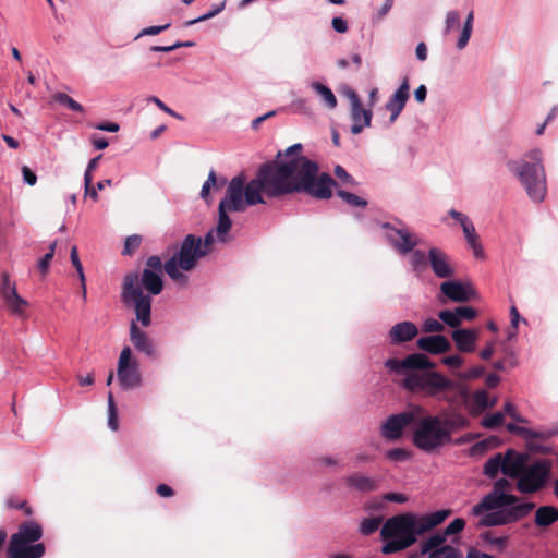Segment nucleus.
I'll return each instance as SVG.
<instances>
[{"instance_id":"obj_52","label":"nucleus","mask_w":558,"mask_h":558,"mask_svg":"<svg viewBox=\"0 0 558 558\" xmlns=\"http://www.w3.org/2000/svg\"><path fill=\"white\" fill-rule=\"evenodd\" d=\"M335 174L345 185L354 186L356 184L354 178L340 165L335 167Z\"/></svg>"},{"instance_id":"obj_20","label":"nucleus","mask_w":558,"mask_h":558,"mask_svg":"<svg viewBox=\"0 0 558 558\" xmlns=\"http://www.w3.org/2000/svg\"><path fill=\"white\" fill-rule=\"evenodd\" d=\"M43 536L41 526L35 521H27L20 525L19 531L11 536L10 543L33 545Z\"/></svg>"},{"instance_id":"obj_47","label":"nucleus","mask_w":558,"mask_h":558,"mask_svg":"<svg viewBox=\"0 0 558 558\" xmlns=\"http://www.w3.org/2000/svg\"><path fill=\"white\" fill-rule=\"evenodd\" d=\"M1 295L5 300L8 298L14 296L17 291L14 283L10 282L9 275L2 274V282H1Z\"/></svg>"},{"instance_id":"obj_14","label":"nucleus","mask_w":558,"mask_h":558,"mask_svg":"<svg viewBox=\"0 0 558 558\" xmlns=\"http://www.w3.org/2000/svg\"><path fill=\"white\" fill-rule=\"evenodd\" d=\"M117 376L122 389L131 390L142 385V375L138 362L132 357L130 347H124L120 353Z\"/></svg>"},{"instance_id":"obj_37","label":"nucleus","mask_w":558,"mask_h":558,"mask_svg":"<svg viewBox=\"0 0 558 558\" xmlns=\"http://www.w3.org/2000/svg\"><path fill=\"white\" fill-rule=\"evenodd\" d=\"M337 195L351 207L364 208L367 205L366 199L362 198L361 196H359L354 193H351V192H348L344 190H338Z\"/></svg>"},{"instance_id":"obj_63","label":"nucleus","mask_w":558,"mask_h":558,"mask_svg":"<svg viewBox=\"0 0 558 558\" xmlns=\"http://www.w3.org/2000/svg\"><path fill=\"white\" fill-rule=\"evenodd\" d=\"M441 362L450 368H458L463 364V359L458 354H453L442 357Z\"/></svg>"},{"instance_id":"obj_31","label":"nucleus","mask_w":558,"mask_h":558,"mask_svg":"<svg viewBox=\"0 0 558 558\" xmlns=\"http://www.w3.org/2000/svg\"><path fill=\"white\" fill-rule=\"evenodd\" d=\"M502 462L501 452L494 454L484 463L483 474L492 480L496 478L500 472L504 474Z\"/></svg>"},{"instance_id":"obj_24","label":"nucleus","mask_w":558,"mask_h":558,"mask_svg":"<svg viewBox=\"0 0 558 558\" xmlns=\"http://www.w3.org/2000/svg\"><path fill=\"white\" fill-rule=\"evenodd\" d=\"M417 347L430 354H441L450 350L449 340L441 335L421 337L417 340Z\"/></svg>"},{"instance_id":"obj_15","label":"nucleus","mask_w":558,"mask_h":558,"mask_svg":"<svg viewBox=\"0 0 558 558\" xmlns=\"http://www.w3.org/2000/svg\"><path fill=\"white\" fill-rule=\"evenodd\" d=\"M347 97L350 101V118L352 120L350 131L356 135L371 125L373 111L371 108H363L359 95L353 89L347 92Z\"/></svg>"},{"instance_id":"obj_45","label":"nucleus","mask_w":558,"mask_h":558,"mask_svg":"<svg viewBox=\"0 0 558 558\" xmlns=\"http://www.w3.org/2000/svg\"><path fill=\"white\" fill-rule=\"evenodd\" d=\"M229 236H228V232L226 233V240L225 241H221L219 239V235H218V232H217V227L215 229H211L209 230L204 239H202V246L203 248L205 250H208V252L210 251V246L214 244L215 241H218L220 243H226L228 241Z\"/></svg>"},{"instance_id":"obj_60","label":"nucleus","mask_w":558,"mask_h":558,"mask_svg":"<svg viewBox=\"0 0 558 558\" xmlns=\"http://www.w3.org/2000/svg\"><path fill=\"white\" fill-rule=\"evenodd\" d=\"M100 158H101V155L89 160L87 168L85 170V173H84V184L85 185L92 184V181H93L92 172L96 169Z\"/></svg>"},{"instance_id":"obj_42","label":"nucleus","mask_w":558,"mask_h":558,"mask_svg":"<svg viewBox=\"0 0 558 558\" xmlns=\"http://www.w3.org/2000/svg\"><path fill=\"white\" fill-rule=\"evenodd\" d=\"M108 426L112 430H117L119 426L117 407L111 392L108 395Z\"/></svg>"},{"instance_id":"obj_62","label":"nucleus","mask_w":558,"mask_h":558,"mask_svg":"<svg viewBox=\"0 0 558 558\" xmlns=\"http://www.w3.org/2000/svg\"><path fill=\"white\" fill-rule=\"evenodd\" d=\"M462 231L468 243L474 242L475 240L478 239L475 227L472 221L466 222V225L462 227Z\"/></svg>"},{"instance_id":"obj_26","label":"nucleus","mask_w":558,"mask_h":558,"mask_svg":"<svg viewBox=\"0 0 558 558\" xmlns=\"http://www.w3.org/2000/svg\"><path fill=\"white\" fill-rule=\"evenodd\" d=\"M345 484L361 493L374 492L379 487V481L361 473H353L345 477Z\"/></svg>"},{"instance_id":"obj_40","label":"nucleus","mask_w":558,"mask_h":558,"mask_svg":"<svg viewBox=\"0 0 558 558\" xmlns=\"http://www.w3.org/2000/svg\"><path fill=\"white\" fill-rule=\"evenodd\" d=\"M226 2L227 1L223 0L220 3L214 4L211 7V9L207 13H205V14L196 17V19H193V20H190V21L185 22V25L186 26H191V25H194V24L203 22V21H207V20L218 15L221 11H223V9L226 7Z\"/></svg>"},{"instance_id":"obj_39","label":"nucleus","mask_w":558,"mask_h":558,"mask_svg":"<svg viewBox=\"0 0 558 558\" xmlns=\"http://www.w3.org/2000/svg\"><path fill=\"white\" fill-rule=\"evenodd\" d=\"M291 111L294 113L312 117L314 114L313 108L306 98H296L290 105Z\"/></svg>"},{"instance_id":"obj_4","label":"nucleus","mask_w":558,"mask_h":558,"mask_svg":"<svg viewBox=\"0 0 558 558\" xmlns=\"http://www.w3.org/2000/svg\"><path fill=\"white\" fill-rule=\"evenodd\" d=\"M163 265L161 257L157 255L149 256L146 259V267L142 272L141 282L149 294H144L141 286L138 284V275L129 274L124 277L121 298L125 304H131L134 307L136 320L143 327H148L151 324V296L158 295L163 289V281L161 278Z\"/></svg>"},{"instance_id":"obj_19","label":"nucleus","mask_w":558,"mask_h":558,"mask_svg":"<svg viewBox=\"0 0 558 558\" xmlns=\"http://www.w3.org/2000/svg\"><path fill=\"white\" fill-rule=\"evenodd\" d=\"M501 457L504 460V475L512 480H515L520 475L529 458L526 453L519 452L514 449H507L501 453Z\"/></svg>"},{"instance_id":"obj_33","label":"nucleus","mask_w":558,"mask_h":558,"mask_svg":"<svg viewBox=\"0 0 558 558\" xmlns=\"http://www.w3.org/2000/svg\"><path fill=\"white\" fill-rule=\"evenodd\" d=\"M229 183L225 177L220 178L218 181L216 171L211 169L208 173L207 180L204 182L201 190V197L205 201H208L211 187H219Z\"/></svg>"},{"instance_id":"obj_49","label":"nucleus","mask_w":558,"mask_h":558,"mask_svg":"<svg viewBox=\"0 0 558 558\" xmlns=\"http://www.w3.org/2000/svg\"><path fill=\"white\" fill-rule=\"evenodd\" d=\"M465 526V521L462 518H456L442 531L448 536L460 533Z\"/></svg>"},{"instance_id":"obj_43","label":"nucleus","mask_w":558,"mask_h":558,"mask_svg":"<svg viewBox=\"0 0 558 558\" xmlns=\"http://www.w3.org/2000/svg\"><path fill=\"white\" fill-rule=\"evenodd\" d=\"M438 317L442 322V325L446 324L451 328L460 326V320L456 314V310H442L438 313Z\"/></svg>"},{"instance_id":"obj_53","label":"nucleus","mask_w":558,"mask_h":558,"mask_svg":"<svg viewBox=\"0 0 558 558\" xmlns=\"http://www.w3.org/2000/svg\"><path fill=\"white\" fill-rule=\"evenodd\" d=\"M169 27H170V23H167L165 25H156V26L145 27L135 36V39H138V38H141L143 36L158 35L161 32L168 29Z\"/></svg>"},{"instance_id":"obj_10","label":"nucleus","mask_w":558,"mask_h":558,"mask_svg":"<svg viewBox=\"0 0 558 558\" xmlns=\"http://www.w3.org/2000/svg\"><path fill=\"white\" fill-rule=\"evenodd\" d=\"M535 508L534 502L502 505L499 509L485 511L476 523V527L502 526L526 518Z\"/></svg>"},{"instance_id":"obj_29","label":"nucleus","mask_w":558,"mask_h":558,"mask_svg":"<svg viewBox=\"0 0 558 558\" xmlns=\"http://www.w3.org/2000/svg\"><path fill=\"white\" fill-rule=\"evenodd\" d=\"M558 520V509L553 506H542L535 512V524L547 527Z\"/></svg>"},{"instance_id":"obj_46","label":"nucleus","mask_w":558,"mask_h":558,"mask_svg":"<svg viewBox=\"0 0 558 558\" xmlns=\"http://www.w3.org/2000/svg\"><path fill=\"white\" fill-rule=\"evenodd\" d=\"M142 238L140 235H130L124 241L123 255H132L141 245Z\"/></svg>"},{"instance_id":"obj_48","label":"nucleus","mask_w":558,"mask_h":558,"mask_svg":"<svg viewBox=\"0 0 558 558\" xmlns=\"http://www.w3.org/2000/svg\"><path fill=\"white\" fill-rule=\"evenodd\" d=\"M454 310L460 320V325L462 324L463 320H473L477 315L476 310L470 306H458Z\"/></svg>"},{"instance_id":"obj_36","label":"nucleus","mask_w":558,"mask_h":558,"mask_svg":"<svg viewBox=\"0 0 558 558\" xmlns=\"http://www.w3.org/2000/svg\"><path fill=\"white\" fill-rule=\"evenodd\" d=\"M428 558H462V553L459 548L444 545L440 548L432 551Z\"/></svg>"},{"instance_id":"obj_25","label":"nucleus","mask_w":558,"mask_h":558,"mask_svg":"<svg viewBox=\"0 0 558 558\" xmlns=\"http://www.w3.org/2000/svg\"><path fill=\"white\" fill-rule=\"evenodd\" d=\"M45 554V546L41 543L33 545H20L10 543L8 548L9 558H41Z\"/></svg>"},{"instance_id":"obj_44","label":"nucleus","mask_w":558,"mask_h":558,"mask_svg":"<svg viewBox=\"0 0 558 558\" xmlns=\"http://www.w3.org/2000/svg\"><path fill=\"white\" fill-rule=\"evenodd\" d=\"M504 422V413L502 412H495L482 421V426L487 429H494L500 426Z\"/></svg>"},{"instance_id":"obj_11","label":"nucleus","mask_w":558,"mask_h":558,"mask_svg":"<svg viewBox=\"0 0 558 558\" xmlns=\"http://www.w3.org/2000/svg\"><path fill=\"white\" fill-rule=\"evenodd\" d=\"M380 229L385 241L401 256L408 255L420 244L418 234L411 231L401 220L397 219L396 223L383 222Z\"/></svg>"},{"instance_id":"obj_8","label":"nucleus","mask_w":558,"mask_h":558,"mask_svg":"<svg viewBox=\"0 0 558 558\" xmlns=\"http://www.w3.org/2000/svg\"><path fill=\"white\" fill-rule=\"evenodd\" d=\"M317 162L301 156L300 171L298 172V192H304L318 199H329L336 181L328 174L318 175Z\"/></svg>"},{"instance_id":"obj_6","label":"nucleus","mask_w":558,"mask_h":558,"mask_svg":"<svg viewBox=\"0 0 558 558\" xmlns=\"http://www.w3.org/2000/svg\"><path fill=\"white\" fill-rule=\"evenodd\" d=\"M507 169L520 181L527 196L534 203H542L547 193L543 153L539 148L527 151L522 159H511Z\"/></svg>"},{"instance_id":"obj_13","label":"nucleus","mask_w":558,"mask_h":558,"mask_svg":"<svg viewBox=\"0 0 558 558\" xmlns=\"http://www.w3.org/2000/svg\"><path fill=\"white\" fill-rule=\"evenodd\" d=\"M425 413L421 405H412L405 411L392 414L381 423L380 434L387 440H398L401 438L403 430L408 426H412L415 418Z\"/></svg>"},{"instance_id":"obj_56","label":"nucleus","mask_w":558,"mask_h":558,"mask_svg":"<svg viewBox=\"0 0 558 558\" xmlns=\"http://www.w3.org/2000/svg\"><path fill=\"white\" fill-rule=\"evenodd\" d=\"M422 329L424 332H441L444 330V325L442 322L440 323L435 318H427L423 323Z\"/></svg>"},{"instance_id":"obj_41","label":"nucleus","mask_w":558,"mask_h":558,"mask_svg":"<svg viewBox=\"0 0 558 558\" xmlns=\"http://www.w3.org/2000/svg\"><path fill=\"white\" fill-rule=\"evenodd\" d=\"M12 313L22 315L27 306V301L16 293L14 296L4 300Z\"/></svg>"},{"instance_id":"obj_27","label":"nucleus","mask_w":558,"mask_h":558,"mask_svg":"<svg viewBox=\"0 0 558 558\" xmlns=\"http://www.w3.org/2000/svg\"><path fill=\"white\" fill-rule=\"evenodd\" d=\"M497 403L496 398H490L485 390H476L471 396L469 410L473 415L480 414L487 409L495 407Z\"/></svg>"},{"instance_id":"obj_58","label":"nucleus","mask_w":558,"mask_h":558,"mask_svg":"<svg viewBox=\"0 0 558 558\" xmlns=\"http://www.w3.org/2000/svg\"><path fill=\"white\" fill-rule=\"evenodd\" d=\"M472 31H473L472 28H469V25L462 27L459 38H458V41H457V48L459 50H463L468 46V43L472 35Z\"/></svg>"},{"instance_id":"obj_50","label":"nucleus","mask_w":558,"mask_h":558,"mask_svg":"<svg viewBox=\"0 0 558 558\" xmlns=\"http://www.w3.org/2000/svg\"><path fill=\"white\" fill-rule=\"evenodd\" d=\"M481 538L487 543H489L490 545L493 546H496L500 549L505 548L507 542H508V537L507 536H499V537H495L492 535L490 532H484L481 534Z\"/></svg>"},{"instance_id":"obj_57","label":"nucleus","mask_w":558,"mask_h":558,"mask_svg":"<svg viewBox=\"0 0 558 558\" xmlns=\"http://www.w3.org/2000/svg\"><path fill=\"white\" fill-rule=\"evenodd\" d=\"M485 372V368L483 366H474L470 369L459 374V377L463 380H472L480 378Z\"/></svg>"},{"instance_id":"obj_51","label":"nucleus","mask_w":558,"mask_h":558,"mask_svg":"<svg viewBox=\"0 0 558 558\" xmlns=\"http://www.w3.org/2000/svg\"><path fill=\"white\" fill-rule=\"evenodd\" d=\"M520 320H522L523 323L526 324V319L524 318H521L520 316V313L517 308V306H511L510 308V323H511V327L513 329V331L509 332V339H511L512 337H514L517 335V330H518V326H519V323Z\"/></svg>"},{"instance_id":"obj_9","label":"nucleus","mask_w":558,"mask_h":558,"mask_svg":"<svg viewBox=\"0 0 558 558\" xmlns=\"http://www.w3.org/2000/svg\"><path fill=\"white\" fill-rule=\"evenodd\" d=\"M551 462L548 459H537L526 463L515 478V489L523 495L541 492L550 475Z\"/></svg>"},{"instance_id":"obj_23","label":"nucleus","mask_w":558,"mask_h":558,"mask_svg":"<svg viewBox=\"0 0 558 558\" xmlns=\"http://www.w3.org/2000/svg\"><path fill=\"white\" fill-rule=\"evenodd\" d=\"M417 333V326L412 322L405 320L391 327L389 331V338L392 344H400L411 341Z\"/></svg>"},{"instance_id":"obj_54","label":"nucleus","mask_w":558,"mask_h":558,"mask_svg":"<svg viewBox=\"0 0 558 558\" xmlns=\"http://www.w3.org/2000/svg\"><path fill=\"white\" fill-rule=\"evenodd\" d=\"M460 22V15L457 11H449L445 21V34H449Z\"/></svg>"},{"instance_id":"obj_35","label":"nucleus","mask_w":558,"mask_h":558,"mask_svg":"<svg viewBox=\"0 0 558 558\" xmlns=\"http://www.w3.org/2000/svg\"><path fill=\"white\" fill-rule=\"evenodd\" d=\"M383 517L380 515L365 518L360 523L359 532L365 536L372 535L379 529Z\"/></svg>"},{"instance_id":"obj_16","label":"nucleus","mask_w":558,"mask_h":558,"mask_svg":"<svg viewBox=\"0 0 558 558\" xmlns=\"http://www.w3.org/2000/svg\"><path fill=\"white\" fill-rule=\"evenodd\" d=\"M440 293L456 303H464L473 300L476 292L472 284L459 280H446L440 283Z\"/></svg>"},{"instance_id":"obj_22","label":"nucleus","mask_w":558,"mask_h":558,"mask_svg":"<svg viewBox=\"0 0 558 558\" xmlns=\"http://www.w3.org/2000/svg\"><path fill=\"white\" fill-rule=\"evenodd\" d=\"M452 340L459 352L471 353L476 349L478 331L476 329H456L451 333Z\"/></svg>"},{"instance_id":"obj_30","label":"nucleus","mask_w":558,"mask_h":558,"mask_svg":"<svg viewBox=\"0 0 558 558\" xmlns=\"http://www.w3.org/2000/svg\"><path fill=\"white\" fill-rule=\"evenodd\" d=\"M507 429L510 432V433H514V434H518V435H522L526 438H541V439H547V438H550L555 435V430L553 429H547V430H533V429H530V428H526V427H521V426H518L517 424L514 423H508L507 424Z\"/></svg>"},{"instance_id":"obj_34","label":"nucleus","mask_w":558,"mask_h":558,"mask_svg":"<svg viewBox=\"0 0 558 558\" xmlns=\"http://www.w3.org/2000/svg\"><path fill=\"white\" fill-rule=\"evenodd\" d=\"M409 264L413 272L420 274L428 263L427 255L422 250L413 248L409 252Z\"/></svg>"},{"instance_id":"obj_38","label":"nucleus","mask_w":558,"mask_h":558,"mask_svg":"<svg viewBox=\"0 0 558 558\" xmlns=\"http://www.w3.org/2000/svg\"><path fill=\"white\" fill-rule=\"evenodd\" d=\"M53 99L57 102H59L60 105H63V106L68 107L72 111H75V112H83L84 111L83 106L80 102H77L76 100H74L72 97H70L65 93H60V92L56 93L53 95Z\"/></svg>"},{"instance_id":"obj_18","label":"nucleus","mask_w":558,"mask_h":558,"mask_svg":"<svg viewBox=\"0 0 558 558\" xmlns=\"http://www.w3.org/2000/svg\"><path fill=\"white\" fill-rule=\"evenodd\" d=\"M410 97V83L409 77H403L400 86L395 90L392 96L386 102V109L390 113L389 122L393 123L402 110L404 109L407 101Z\"/></svg>"},{"instance_id":"obj_55","label":"nucleus","mask_w":558,"mask_h":558,"mask_svg":"<svg viewBox=\"0 0 558 558\" xmlns=\"http://www.w3.org/2000/svg\"><path fill=\"white\" fill-rule=\"evenodd\" d=\"M147 101L155 104L160 110H162L163 112L168 113L169 116H171L173 118H177L179 120L183 119L182 116H180L179 113L173 111L170 107H168L161 99H159L156 96L148 97Z\"/></svg>"},{"instance_id":"obj_32","label":"nucleus","mask_w":558,"mask_h":558,"mask_svg":"<svg viewBox=\"0 0 558 558\" xmlns=\"http://www.w3.org/2000/svg\"><path fill=\"white\" fill-rule=\"evenodd\" d=\"M447 539V535L444 533V531H438L430 535L428 538H426L421 544V555L430 554L432 551L440 548L444 546L445 542Z\"/></svg>"},{"instance_id":"obj_28","label":"nucleus","mask_w":558,"mask_h":558,"mask_svg":"<svg viewBox=\"0 0 558 558\" xmlns=\"http://www.w3.org/2000/svg\"><path fill=\"white\" fill-rule=\"evenodd\" d=\"M310 87L320 97L322 102L330 110H333L337 105V97L327 85L314 81L310 84Z\"/></svg>"},{"instance_id":"obj_61","label":"nucleus","mask_w":558,"mask_h":558,"mask_svg":"<svg viewBox=\"0 0 558 558\" xmlns=\"http://www.w3.org/2000/svg\"><path fill=\"white\" fill-rule=\"evenodd\" d=\"M502 413H504V416L508 415L515 422H525V420L517 411V408L514 407V404L511 402L505 403Z\"/></svg>"},{"instance_id":"obj_5","label":"nucleus","mask_w":558,"mask_h":558,"mask_svg":"<svg viewBox=\"0 0 558 558\" xmlns=\"http://www.w3.org/2000/svg\"><path fill=\"white\" fill-rule=\"evenodd\" d=\"M468 425V418L457 411L447 415L423 413L413 422L412 442L424 453H438L452 442V436L457 430L465 428Z\"/></svg>"},{"instance_id":"obj_2","label":"nucleus","mask_w":558,"mask_h":558,"mask_svg":"<svg viewBox=\"0 0 558 558\" xmlns=\"http://www.w3.org/2000/svg\"><path fill=\"white\" fill-rule=\"evenodd\" d=\"M385 366L390 372L410 371L402 379V387L412 393H421L453 405L468 392L442 374L432 371L435 364L422 353H413L403 360L388 359Z\"/></svg>"},{"instance_id":"obj_64","label":"nucleus","mask_w":558,"mask_h":558,"mask_svg":"<svg viewBox=\"0 0 558 558\" xmlns=\"http://www.w3.org/2000/svg\"><path fill=\"white\" fill-rule=\"evenodd\" d=\"M331 26L335 32L340 34L347 33L349 29L348 22L340 16L333 17L331 20Z\"/></svg>"},{"instance_id":"obj_17","label":"nucleus","mask_w":558,"mask_h":558,"mask_svg":"<svg viewBox=\"0 0 558 558\" xmlns=\"http://www.w3.org/2000/svg\"><path fill=\"white\" fill-rule=\"evenodd\" d=\"M428 265L433 274L439 279H449L456 271L450 262V256L438 247H430L427 253Z\"/></svg>"},{"instance_id":"obj_1","label":"nucleus","mask_w":558,"mask_h":558,"mask_svg":"<svg viewBox=\"0 0 558 558\" xmlns=\"http://www.w3.org/2000/svg\"><path fill=\"white\" fill-rule=\"evenodd\" d=\"M302 148V144L296 143L283 153L278 151L276 159L263 163L250 181L244 173L229 181L218 205L217 232L221 241L226 240V233L232 227L229 213H244L251 206L265 204L264 196L279 198L298 192Z\"/></svg>"},{"instance_id":"obj_21","label":"nucleus","mask_w":558,"mask_h":558,"mask_svg":"<svg viewBox=\"0 0 558 558\" xmlns=\"http://www.w3.org/2000/svg\"><path fill=\"white\" fill-rule=\"evenodd\" d=\"M130 339L138 352L144 353L148 357L156 356V350L153 340L146 335L145 331L138 328L135 322H131L130 325Z\"/></svg>"},{"instance_id":"obj_12","label":"nucleus","mask_w":558,"mask_h":558,"mask_svg":"<svg viewBox=\"0 0 558 558\" xmlns=\"http://www.w3.org/2000/svg\"><path fill=\"white\" fill-rule=\"evenodd\" d=\"M509 486L510 482L507 478H498L494 483L493 489L471 508L470 515H481L485 511L499 509L502 505L521 504L522 501L517 495L506 493Z\"/></svg>"},{"instance_id":"obj_59","label":"nucleus","mask_w":558,"mask_h":558,"mask_svg":"<svg viewBox=\"0 0 558 558\" xmlns=\"http://www.w3.org/2000/svg\"><path fill=\"white\" fill-rule=\"evenodd\" d=\"M386 457L391 461H404L409 458V453L402 448H393L386 452Z\"/></svg>"},{"instance_id":"obj_7","label":"nucleus","mask_w":558,"mask_h":558,"mask_svg":"<svg viewBox=\"0 0 558 558\" xmlns=\"http://www.w3.org/2000/svg\"><path fill=\"white\" fill-rule=\"evenodd\" d=\"M207 254L208 250L202 246V238L187 234L179 250L165 263L163 270L174 283L185 287L189 283V276L184 272L193 270L197 262Z\"/></svg>"},{"instance_id":"obj_3","label":"nucleus","mask_w":558,"mask_h":558,"mask_svg":"<svg viewBox=\"0 0 558 558\" xmlns=\"http://www.w3.org/2000/svg\"><path fill=\"white\" fill-rule=\"evenodd\" d=\"M451 514V510L441 509L434 512H402L388 518L381 525V553L391 555L413 546L420 536L440 525Z\"/></svg>"}]
</instances>
